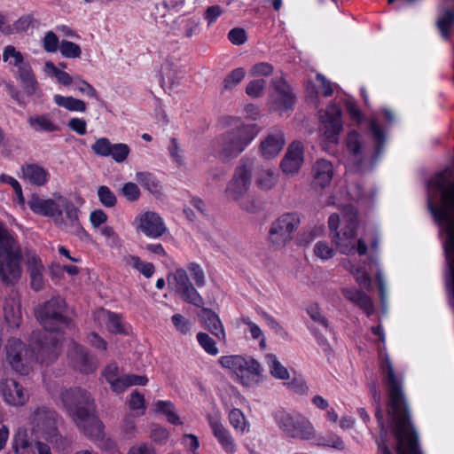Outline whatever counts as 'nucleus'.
<instances>
[{"label": "nucleus", "instance_id": "f257e3e1", "mask_svg": "<svg viewBox=\"0 0 454 454\" xmlns=\"http://www.w3.org/2000/svg\"><path fill=\"white\" fill-rule=\"evenodd\" d=\"M381 369L388 397V415L391 418L396 440V452L397 454H422L419 447L418 436L410 421L402 380L395 375L387 356L384 358Z\"/></svg>", "mask_w": 454, "mask_h": 454}, {"label": "nucleus", "instance_id": "f03ea898", "mask_svg": "<svg viewBox=\"0 0 454 454\" xmlns=\"http://www.w3.org/2000/svg\"><path fill=\"white\" fill-rule=\"evenodd\" d=\"M27 205L35 215L50 217L58 229L74 234L80 239L88 236L81 225L78 207L66 196L55 192L51 198L45 199L33 193Z\"/></svg>", "mask_w": 454, "mask_h": 454}, {"label": "nucleus", "instance_id": "7ed1b4c3", "mask_svg": "<svg viewBox=\"0 0 454 454\" xmlns=\"http://www.w3.org/2000/svg\"><path fill=\"white\" fill-rule=\"evenodd\" d=\"M60 399L72 420L84 434L97 439L102 436L103 425L96 416L94 401L86 390L81 387L63 389Z\"/></svg>", "mask_w": 454, "mask_h": 454}, {"label": "nucleus", "instance_id": "20e7f679", "mask_svg": "<svg viewBox=\"0 0 454 454\" xmlns=\"http://www.w3.org/2000/svg\"><path fill=\"white\" fill-rule=\"evenodd\" d=\"M328 226L332 242L343 254H351L356 251L360 255L367 253V246L362 239H356L358 226L356 210L351 207H346L341 217L338 214H332L328 218Z\"/></svg>", "mask_w": 454, "mask_h": 454}, {"label": "nucleus", "instance_id": "39448f33", "mask_svg": "<svg viewBox=\"0 0 454 454\" xmlns=\"http://www.w3.org/2000/svg\"><path fill=\"white\" fill-rule=\"evenodd\" d=\"M371 130L376 141V149L371 154L364 144L362 136L355 130L349 131L345 140L348 153L347 167L353 173H364L372 168L377 155L384 145L385 135L381 128L375 122H371Z\"/></svg>", "mask_w": 454, "mask_h": 454}, {"label": "nucleus", "instance_id": "423d86ee", "mask_svg": "<svg viewBox=\"0 0 454 454\" xmlns=\"http://www.w3.org/2000/svg\"><path fill=\"white\" fill-rule=\"evenodd\" d=\"M221 366L230 371L238 382L246 387H251L260 382L262 369L261 364L251 356L230 355L221 356Z\"/></svg>", "mask_w": 454, "mask_h": 454}, {"label": "nucleus", "instance_id": "0eeeda50", "mask_svg": "<svg viewBox=\"0 0 454 454\" xmlns=\"http://www.w3.org/2000/svg\"><path fill=\"white\" fill-rule=\"evenodd\" d=\"M305 100L317 110V114H363L356 106V99L346 93L337 94L334 99L327 106L325 110L320 108V98L317 85L312 80L305 84Z\"/></svg>", "mask_w": 454, "mask_h": 454}, {"label": "nucleus", "instance_id": "6e6552de", "mask_svg": "<svg viewBox=\"0 0 454 454\" xmlns=\"http://www.w3.org/2000/svg\"><path fill=\"white\" fill-rule=\"evenodd\" d=\"M252 168L247 164L239 165L225 190L226 196L239 204V207L249 213H254L259 208L254 200L246 198L251 184Z\"/></svg>", "mask_w": 454, "mask_h": 454}, {"label": "nucleus", "instance_id": "1a4fd4ad", "mask_svg": "<svg viewBox=\"0 0 454 454\" xmlns=\"http://www.w3.org/2000/svg\"><path fill=\"white\" fill-rule=\"evenodd\" d=\"M58 416L53 410L39 407L30 417L32 431L54 443L58 448L65 449L68 441L58 433Z\"/></svg>", "mask_w": 454, "mask_h": 454}, {"label": "nucleus", "instance_id": "9d476101", "mask_svg": "<svg viewBox=\"0 0 454 454\" xmlns=\"http://www.w3.org/2000/svg\"><path fill=\"white\" fill-rule=\"evenodd\" d=\"M192 280L196 283L199 281V266L196 263H191L188 270L176 269L168 276L169 289L184 301L196 305L199 295Z\"/></svg>", "mask_w": 454, "mask_h": 454}, {"label": "nucleus", "instance_id": "9b49d317", "mask_svg": "<svg viewBox=\"0 0 454 454\" xmlns=\"http://www.w3.org/2000/svg\"><path fill=\"white\" fill-rule=\"evenodd\" d=\"M35 315L45 332L60 333L70 324L65 316V301L59 297L52 298L38 308Z\"/></svg>", "mask_w": 454, "mask_h": 454}, {"label": "nucleus", "instance_id": "f8f14e48", "mask_svg": "<svg viewBox=\"0 0 454 454\" xmlns=\"http://www.w3.org/2000/svg\"><path fill=\"white\" fill-rule=\"evenodd\" d=\"M260 130V127L253 122L237 126L223 144L221 156L226 160L237 157L258 135Z\"/></svg>", "mask_w": 454, "mask_h": 454}, {"label": "nucleus", "instance_id": "ddd939ff", "mask_svg": "<svg viewBox=\"0 0 454 454\" xmlns=\"http://www.w3.org/2000/svg\"><path fill=\"white\" fill-rule=\"evenodd\" d=\"M3 59L17 68V74L27 95H34L38 89V82L28 61L23 54L12 45H7L3 51Z\"/></svg>", "mask_w": 454, "mask_h": 454}, {"label": "nucleus", "instance_id": "4468645a", "mask_svg": "<svg viewBox=\"0 0 454 454\" xmlns=\"http://www.w3.org/2000/svg\"><path fill=\"white\" fill-rule=\"evenodd\" d=\"M5 242L0 247V278L6 285H14L21 278V250L18 244L7 247Z\"/></svg>", "mask_w": 454, "mask_h": 454}, {"label": "nucleus", "instance_id": "2eb2a0df", "mask_svg": "<svg viewBox=\"0 0 454 454\" xmlns=\"http://www.w3.org/2000/svg\"><path fill=\"white\" fill-rule=\"evenodd\" d=\"M300 224L298 215L287 213L272 222L269 231V241L276 248L284 247L293 238Z\"/></svg>", "mask_w": 454, "mask_h": 454}, {"label": "nucleus", "instance_id": "dca6fc26", "mask_svg": "<svg viewBox=\"0 0 454 454\" xmlns=\"http://www.w3.org/2000/svg\"><path fill=\"white\" fill-rule=\"evenodd\" d=\"M278 424L281 430L292 438L311 440L316 435L311 422L301 414L282 412L278 417Z\"/></svg>", "mask_w": 454, "mask_h": 454}, {"label": "nucleus", "instance_id": "f3484780", "mask_svg": "<svg viewBox=\"0 0 454 454\" xmlns=\"http://www.w3.org/2000/svg\"><path fill=\"white\" fill-rule=\"evenodd\" d=\"M6 360L20 374H27L35 362L34 352L18 339H12L6 346Z\"/></svg>", "mask_w": 454, "mask_h": 454}, {"label": "nucleus", "instance_id": "a211bd4d", "mask_svg": "<svg viewBox=\"0 0 454 454\" xmlns=\"http://www.w3.org/2000/svg\"><path fill=\"white\" fill-rule=\"evenodd\" d=\"M272 105L279 111L292 112L297 103V96L293 86L284 76L274 77L270 81Z\"/></svg>", "mask_w": 454, "mask_h": 454}, {"label": "nucleus", "instance_id": "6ab92c4d", "mask_svg": "<svg viewBox=\"0 0 454 454\" xmlns=\"http://www.w3.org/2000/svg\"><path fill=\"white\" fill-rule=\"evenodd\" d=\"M32 340L37 344L35 360L41 364H51L59 356L61 345L59 333L46 332L43 337L38 333H33Z\"/></svg>", "mask_w": 454, "mask_h": 454}, {"label": "nucleus", "instance_id": "aec40b11", "mask_svg": "<svg viewBox=\"0 0 454 454\" xmlns=\"http://www.w3.org/2000/svg\"><path fill=\"white\" fill-rule=\"evenodd\" d=\"M133 225L137 232L152 239L160 238L167 231L163 219L153 211L139 214L134 219Z\"/></svg>", "mask_w": 454, "mask_h": 454}, {"label": "nucleus", "instance_id": "412c9836", "mask_svg": "<svg viewBox=\"0 0 454 454\" xmlns=\"http://www.w3.org/2000/svg\"><path fill=\"white\" fill-rule=\"evenodd\" d=\"M95 154L101 157H112L117 163L125 161L129 154L130 149L123 143L112 144L108 138L101 137L91 145Z\"/></svg>", "mask_w": 454, "mask_h": 454}, {"label": "nucleus", "instance_id": "4be33fe9", "mask_svg": "<svg viewBox=\"0 0 454 454\" xmlns=\"http://www.w3.org/2000/svg\"><path fill=\"white\" fill-rule=\"evenodd\" d=\"M0 395L6 403L12 406L24 405L29 398L26 388L12 379L0 381Z\"/></svg>", "mask_w": 454, "mask_h": 454}, {"label": "nucleus", "instance_id": "5701e85b", "mask_svg": "<svg viewBox=\"0 0 454 454\" xmlns=\"http://www.w3.org/2000/svg\"><path fill=\"white\" fill-rule=\"evenodd\" d=\"M343 123L340 115H321L319 133L325 145H336Z\"/></svg>", "mask_w": 454, "mask_h": 454}, {"label": "nucleus", "instance_id": "b1692460", "mask_svg": "<svg viewBox=\"0 0 454 454\" xmlns=\"http://www.w3.org/2000/svg\"><path fill=\"white\" fill-rule=\"evenodd\" d=\"M303 150L300 142H294L280 162V168L286 176L296 175L303 164Z\"/></svg>", "mask_w": 454, "mask_h": 454}, {"label": "nucleus", "instance_id": "393cba45", "mask_svg": "<svg viewBox=\"0 0 454 454\" xmlns=\"http://www.w3.org/2000/svg\"><path fill=\"white\" fill-rule=\"evenodd\" d=\"M68 357L74 368L82 373H90L96 370L93 359L89 356L85 348L78 344L71 345Z\"/></svg>", "mask_w": 454, "mask_h": 454}, {"label": "nucleus", "instance_id": "a878e982", "mask_svg": "<svg viewBox=\"0 0 454 454\" xmlns=\"http://www.w3.org/2000/svg\"><path fill=\"white\" fill-rule=\"evenodd\" d=\"M27 267L30 278L31 288L35 292L43 290L45 286V268L41 258L35 254L28 253L27 254Z\"/></svg>", "mask_w": 454, "mask_h": 454}, {"label": "nucleus", "instance_id": "bb28decb", "mask_svg": "<svg viewBox=\"0 0 454 454\" xmlns=\"http://www.w3.org/2000/svg\"><path fill=\"white\" fill-rule=\"evenodd\" d=\"M285 144L284 133L279 129H274L261 142V154L265 159H272L279 154Z\"/></svg>", "mask_w": 454, "mask_h": 454}, {"label": "nucleus", "instance_id": "cd10ccee", "mask_svg": "<svg viewBox=\"0 0 454 454\" xmlns=\"http://www.w3.org/2000/svg\"><path fill=\"white\" fill-rule=\"evenodd\" d=\"M4 314L11 327H19L22 319L20 299L18 294H11L4 301Z\"/></svg>", "mask_w": 454, "mask_h": 454}, {"label": "nucleus", "instance_id": "c85d7f7f", "mask_svg": "<svg viewBox=\"0 0 454 454\" xmlns=\"http://www.w3.org/2000/svg\"><path fill=\"white\" fill-rule=\"evenodd\" d=\"M22 177L35 186H43L48 183L50 173L37 163H28L21 167Z\"/></svg>", "mask_w": 454, "mask_h": 454}, {"label": "nucleus", "instance_id": "c756f323", "mask_svg": "<svg viewBox=\"0 0 454 454\" xmlns=\"http://www.w3.org/2000/svg\"><path fill=\"white\" fill-rule=\"evenodd\" d=\"M210 427L215 437L217 439L227 454H234L236 444L231 433L223 426L217 419H209Z\"/></svg>", "mask_w": 454, "mask_h": 454}, {"label": "nucleus", "instance_id": "7c9ffc66", "mask_svg": "<svg viewBox=\"0 0 454 454\" xmlns=\"http://www.w3.org/2000/svg\"><path fill=\"white\" fill-rule=\"evenodd\" d=\"M312 173L314 184L324 188L327 186L333 179V165L326 160H317L313 166Z\"/></svg>", "mask_w": 454, "mask_h": 454}, {"label": "nucleus", "instance_id": "2f4dec72", "mask_svg": "<svg viewBox=\"0 0 454 454\" xmlns=\"http://www.w3.org/2000/svg\"><path fill=\"white\" fill-rule=\"evenodd\" d=\"M200 321L205 327L219 340L225 341V332L217 314L211 309L200 310Z\"/></svg>", "mask_w": 454, "mask_h": 454}, {"label": "nucleus", "instance_id": "473e14b6", "mask_svg": "<svg viewBox=\"0 0 454 454\" xmlns=\"http://www.w3.org/2000/svg\"><path fill=\"white\" fill-rule=\"evenodd\" d=\"M341 293L347 300L358 306L368 316L374 312V307L372 300L365 293L356 288H343Z\"/></svg>", "mask_w": 454, "mask_h": 454}, {"label": "nucleus", "instance_id": "72a5a7b5", "mask_svg": "<svg viewBox=\"0 0 454 454\" xmlns=\"http://www.w3.org/2000/svg\"><path fill=\"white\" fill-rule=\"evenodd\" d=\"M94 320L101 326L106 328L112 333H123L121 318L118 315L106 309H98L94 313Z\"/></svg>", "mask_w": 454, "mask_h": 454}, {"label": "nucleus", "instance_id": "f704fd0d", "mask_svg": "<svg viewBox=\"0 0 454 454\" xmlns=\"http://www.w3.org/2000/svg\"><path fill=\"white\" fill-rule=\"evenodd\" d=\"M278 183V175L270 168H261L255 175V184L262 191H270Z\"/></svg>", "mask_w": 454, "mask_h": 454}, {"label": "nucleus", "instance_id": "c9c22d12", "mask_svg": "<svg viewBox=\"0 0 454 454\" xmlns=\"http://www.w3.org/2000/svg\"><path fill=\"white\" fill-rule=\"evenodd\" d=\"M182 71L177 69V66L174 63L166 62L161 67V86L168 84L169 88H174L179 84L180 80L183 78L181 75Z\"/></svg>", "mask_w": 454, "mask_h": 454}, {"label": "nucleus", "instance_id": "e433bc0d", "mask_svg": "<svg viewBox=\"0 0 454 454\" xmlns=\"http://www.w3.org/2000/svg\"><path fill=\"white\" fill-rule=\"evenodd\" d=\"M265 360L269 368V372L273 378L281 380H286L290 379V373L287 368L281 364L276 355L267 354Z\"/></svg>", "mask_w": 454, "mask_h": 454}, {"label": "nucleus", "instance_id": "4c0bfd02", "mask_svg": "<svg viewBox=\"0 0 454 454\" xmlns=\"http://www.w3.org/2000/svg\"><path fill=\"white\" fill-rule=\"evenodd\" d=\"M53 101L57 106L64 107L65 109L71 112L86 111L85 103L82 100L74 98L73 97H64L57 94L53 97Z\"/></svg>", "mask_w": 454, "mask_h": 454}, {"label": "nucleus", "instance_id": "58836bf2", "mask_svg": "<svg viewBox=\"0 0 454 454\" xmlns=\"http://www.w3.org/2000/svg\"><path fill=\"white\" fill-rule=\"evenodd\" d=\"M342 265L355 278L356 281L360 286L365 288L371 286V278L364 268L356 266L349 260H344Z\"/></svg>", "mask_w": 454, "mask_h": 454}, {"label": "nucleus", "instance_id": "ea45409f", "mask_svg": "<svg viewBox=\"0 0 454 454\" xmlns=\"http://www.w3.org/2000/svg\"><path fill=\"white\" fill-rule=\"evenodd\" d=\"M155 411L164 414L168 421L173 425H181L182 421L176 411L174 404L169 401H157L154 404Z\"/></svg>", "mask_w": 454, "mask_h": 454}, {"label": "nucleus", "instance_id": "a19ab883", "mask_svg": "<svg viewBox=\"0 0 454 454\" xmlns=\"http://www.w3.org/2000/svg\"><path fill=\"white\" fill-rule=\"evenodd\" d=\"M104 377L110 385L111 389L114 392L120 394L122 376L120 375L119 367L116 364L111 363L106 367L104 371Z\"/></svg>", "mask_w": 454, "mask_h": 454}, {"label": "nucleus", "instance_id": "79ce46f5", "mask_svg": "<svg viewBox=\"0 0 454 454\" xmlns=\"http://www.w3.org/2000/svg\"><path fill=\"white\" fill-rule=\"evenodd\" d=\"M453 26L454 11L447 9L437 20V27L444 39L449 40L450 38V30Z\"/></svg>", "mask_w": 454, "mask_h": 454}, {"label": "nucleus", "instance_id": "37998d69", "mask_svg": "<svg viewBox=\"0 0 454 454\" xmlns=\"http://www.w3.org/2000/svg\"><path fill=\"white\" fill-rule=\"evenodd\" d=\"M125 262L128 265L137 270L145 278H151L154 273L153 264L152 262H145L137 256L129 255L125 257Z\"/></svg>", "mask_w": 454, "mask_h": 454}, {"label": "nucleus", "instance_id": "c03bdc74", "mask_svg": "<svg viewBox=\"0 0 454 454\" xmlns=\"http://www.w3.org/2000/svg\"><path fill=\"white\" fill-rule=\"evenodd\" d=\"M370 390H371L372 401L376 406V417L380 425L381 432H382L380 440L378 441L377 443L379 444L380 442H384L387 445L386 439H385L386 431L384 428V425L382 423L383 415H382L381 407H380V399H381L380 392L379 391L376 383H372L371 385Z\"/></svg>", "mask_w": 454, "mask_h": 454}, {"label": "nucleus", "instance_id": "a18cd8bd", "mask_svg": "<svg viewBox=\"0 0 454 454\" xmlns=\"http://www.w3.org/2000/svg\"><path fill=\"white\" fill-rule=\"evenodd\" d=\"M231 425L241 434L249 431V423L247 421L243 412L239 409H232L229 412Z\"/></svg>", "mask_w": 454, "mask_h": 454}, {"label": "nucleus", "instance_id": "49530a36", "mask_svg": "<svg viewBox=\"0 0 454 454\" xmlns=\"http://www.w3.org/2000/svg\"><path fill=\"white\" fill-rule=\"evenodd\" d=\"M246 76V70L243 67H237L231 70L223 79V86L225 90H231L238 86Z\"/></svg>", "mask_w": 454, "mask_h": 454}, {"label": "nucleus", "instance_id": "de8ad7c7", "mask_svg": "<svg viewBox=\"0 0 454 454\" xmlns=\"http://www.w3.org/2000/svg\"><path fill=\"white\" fill-rule=\"evenodd\" d=\"M30 126L36 131H53L57 126L46 115H30Z\"/></svg>", "mask_w": 454, "mask_h": 454}, {"label": "nucleus", "instance_id": "09e8293b", "mask_svg": "<svg viewBox=\"0 0 454 454\" xmlns=\"http://www.w3.org/2000/svg\"><path fill=\"white\" fill-rule=\"evenodd\" d=\"M45 72L54 76L57 81L64 86H68L73 82V78L68 73L59 69L51 61L45 63Z\"/></svg>", "mask_w": 454, "mask_h": 454}, {"label": "nucleus", "instance_id": "8fccbe9b", "mask_svg": "<svg viewBox=\"0 0 454 454\" xmlns=\"http://www.w3.org/2000/svg\"><path fill=\"white\" fill-rule=\"evenodd\" d=\"M128 404L129 409L135 412L136 416H142L145 414L146 408L145 397L137 390H134L130 394Z\"/></svg>", "mask_w": 454, "mask_h": 454}, {"label": "nucleus", "instance_id": "3c124183", "mask_svg": "<svg viewBox=\"0 0 454 454\" xmlns=\"http://www.w3.org/2000/svg\"><path fill=\"white\" fill-rule=\"evenodd\" d=\"M136 180L151 192L158 191L159 183L153 175L149 172H137L136 174Z\"/></svg>", "mask_w": 454, "mask_h": 454}, {"label": "nucleus", "instance_id": "603ef678", "mask_svg": "<svg viewBox=\"0 0 454 454\" xmlns=\"http://www.w3.org/2000/svg\"><path fill=\"white\" fill-rule=\"evenodd\" d=\"M98 197L100 203L108 208L114 207L117 203L115 194L106 185H101L98 188Z\"/></svg>", "mask_w": 454, "mask_h": 454}, {"label": "nucleus", "instance_id": "864d4df0", "mask_svg": "<svg viewBox=\"0 0 454 454\" xmlns=\"http://www.w3.org/2000/svg\"><path fill=\"white\" fill-rule=\"evenodd\" d=\"M317 445L330 447L339 450H343L345 449L343 440L335 433H329L325 437H321L318 440Z\"/></svg>", "mask_w": 454, "mask_h": 454}, {"label": "nucleus", "instance_id": "5fc2aeb1", "mask_svg": "<svg viewBox=\"0 0 454 454\" xmlns=\"http://www.w3.org/2000/svg\"><path fill=\"white\" fill-rule=\"evenodd\" d=\"M313 251L315 255L323 261L332 259L336 254L335 249L326 241H318L316 243Z\"/></svg>", "mask_w": 454, "mask_h": 454}, {"label": "nucleus", "instance_id": "6e6d98bb", "mask_svg": "<svg viewBox=\"0 0 454 454\" xmlns=\"http://www.w3.org/2000/svg\"><path fill=\"white\" fill-rule=\"evenodd\" d=\"M266 87V81L264 79H255L250 81L246 87V94L253 98H257L262 96Z\"/></svg>", "mask_w": 454, "mask_h": 454}, {"label": "nucleus", "instance_id": "4d7b16f0", "mask_svg": "<svg viewBox=\"0 0 454 454\" xmlns=\"http://www.w3.org/2000/svg\"><path fill=\"white\" fill-rule=\"evenodd\" d=\"M36 20L32 14H26L20 17L12 25H11V35L15 33L26 32Z\"/></svg>", "mask_w": 454, "mask_h": 454}, {"label": "nucleus", "instance_id": "13d9d810", "mask_svg": "<svg viewBox=\"0 0 454 454\" xmlns=\"http://www.w3.org/2000/svg\"><path fill=\"white\" fill-rule=\"evenodd\" d=\"M59 51L63 57L69 59L79 58L82 54L81 47L67 40H63L60 43Z\"/></svg>", "mask_w": 454, "mask_h": 454}, {"label": "nucleus", "instance_id": "bf43d9fd", "mask_svg": "<svg viewBox=\"0 0 454 454\" xmlns=\"http://www.w3.org/2000/svg\"><path fill=\"white\" fill-rule=\"evenodd\" d=\"M148 382V379L144 375L125 374L122 375L120 393L132 386H145Z\"/></svg>", "mask_w": 454, "mask_h": 454}, {"label": "nucleus", "instance_id": "052dcab7", "mask_svg": "<svg viewBox=\"0 0 454 454\" xmlns=\"http://www.w3.org/2000/svg\"><path fill=\"white\" fill-rule=\"evenodd\" d=\"M121 193L129 202L137 201L141 195L138 186L132 182L124 184L121 189Z\"/></svg>", "mask_w": 454, "mask_h": 454}, {"label": "nucleus", "instance_id": "680f3d73", "mask_svg": "<svg viewBox=\"0 0 454 454\" xmlns=\"http://www.w3.org/2000/svg\"><path fill=\"white\" fill-rule=\"evenodd\" d=\"M227 36L229 41L234 45H242L247 41V32L241 27L231 29Z\"/></svg>", "mask_w": 454, "mask_h": 454}, {"label": "nucleus", "instance_id": "e2e57ef3", "mask_svg": "<svg viewBox=\"0 0 454 454\" xmlns=\"http://www.w3.org/2000/svg\"><path fill=\"white\" fill-rule=\"evenodd\" d=\"M135 416L136 415H133V414H128L123 419L121 429H122L123 434L128 438H133L137 434Z\"/></svg>", "mask_w": 454, "mask_h": 454}, {"label": "nucleus", "instance_id": "0e129e2a", "mask_svg": "<svg viewBox=\"0 0 454 454\" xmlns=\"http://www.w3.org/2000/svg\"><path fill=\"white\" fill-rule=\"evenodd\" d=\"M274 67L268 62H258L254 64L250 70L254 76H270L273 74Z\"/></svg>", "mask_w": 454, "mask_h": 454}, {"label": "nucleus", "instance_id": "69168bd1", "mask_svg": "<svg viewBox=\"0 0 454 454\" xmlns=\"http://www.w3.org/2000/svg\"><path fill=\"white\" fill-rule=\"evenodd\" d=\"M200 347L211 356H216L219 353L215 341L204 333H200Z\"/></svg>", "mask_w": 454, "mask_h": 454}, {"label": "nucleus", "instance_id": "338daca9", "mask_svg": "<svg viewBox=\"0 0 454 454\" xmlns=\"http://www.w3.org/2000/svg\"><path fill=\"white\" fill-rule=\"evenodd\" d=\"M59 41L57 35L49 31L45 34L43 38V49L47 52H55L59 48Z\"/></svg>", "mask_w": 454, "mask_h": 454}, {"label": "nucleus", "instance_id": "774afa93", "mask_svg": "<svg viewBox=\"0 0 454 454\" xmlns=\"http://www.w3.org/2000/svg\"><path fill=\"white\" fill-rule=\"evenodd\" d=\"M223 12V8L220 5L215 4L207 8L203 17L204 20H207L208 26H210L217 20Z\"/></svg>", "mask_w": 454, "mask_h": 454}]
</instances>
